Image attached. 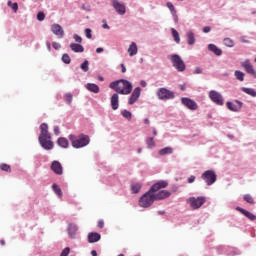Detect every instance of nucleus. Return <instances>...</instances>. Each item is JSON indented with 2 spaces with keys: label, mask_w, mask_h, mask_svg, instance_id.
<instances>
[{
  "label": "nucleus",
  "mask_w": 256,
  "mask_h": 256,
  "mask_svg": "<svg viewBox=\"0 0 256 256\" xmlns=\"http://www.w3.org/2000/svg\"><path fill=\"white\" fill-rule=\"evenodd\" d=\"M121 115L122 117H124V119H127V121H131V119L133 118V113H131V111L127 109L122 110Z\"/></svg>",
  "instance_id": "obj_38"
},
{
  "label": "nucleus",
  "mask_w": 256,
  "mask_h": 256,
  "mask_svg": "<svg viewBox=\"0 0 256 256\" xmlns=\"http://www.w3.org/2000/svg\"><path fill=\"white\" fill-rule=\"evenodd\" d=\"M70 49L73 53H83V51H85V47L79 43H71Z\"/></svg>",
  "instance_id": "obj_27"
},
{
  "label": "nucleus",
  "mask_w": 256,
  "mask_h": 256,
  "mask_svg": "<svg viewBox=\"0 0 256 256\" xmlns=\"http://www.w3.org/2000/svg\"><path fill=\"white\" fill-rule=\"evenodd\" d=\"M110 103L113 111H117L119 109V94L114 93L110 98Z\"/></svg>",
  "instance_id": "obj_24"
},
{
  "label": "nucleus",
  "mask_w": 256,
  "mask_h": 256,
  "mask_svg": "<svg viewBox=\"0 0 256 256\" xmlns=\"http://www.w3.org/2000/svg\"><path fill=\"white\" fill-rule=\"evenodd\" d=\"M92 30L90 28H86L85 29V36L87 37V39H91L93 37Z\"/></svg>",
  "instance_id": "obj_50"
},
{
  "label": "nucleus",
  "mask_w": 256,
  "mask_h": 256,
  "mask_svg": "<svg viewBox=\"0 0 256 256\" xmlns=\"http://www.w3.org/2000/svg\"><path fill=\"white\" fill-rule=\"evenodd\" d=\"M209 99L212 101V103H215V105H219L220 107L225 105V99L223 98V95L221 92H217V90H211L209 92Z\"/></svg>",
  "instance_id": "obj_6"
},
{
  "label": "nucleus",
  "mask_w": 256,
  "mask_h": 256,
  "mask_svg": "<svg viewBox=\"0 0 256 256\" xmlns=\"http://www.w3.org/2000/svg\"><path fill=\"white\" fill-rule=\"evenodd\" d=\"M155 203V196L154 192H152L150 189L145 192L139 199V205L143 207L144 209H147V207H151Z\"/></svg>",
  "instance_id": "obj_3"
},
{
  "label": "nucleus",
  "mask_w": 256,
  "mask_h": 256,
  "mask_svg": "<svg viewBox=\"0 0 256 256\" xmlns=\"http://www.w3.org/2000/svg\"><path fill=\"white\" fill-rule=\"evenodd\" d=\"M171 33L175 43H181V37L179 36V32L175 28H171Z\"/></svg>",
  "instance_id": "obj_36"
},
{
  "label": "nucleus",
  "mask_w": 256,
  "mask_h": 256,
  "mask_svg": "<svg viewBox=\"0 0 256 256\" xmlns=\"http://www.w3.org/2000/svg\"><path fill=\"white\" fill-rule=\"evenodd\" d=\"M50 169L55 173V175H63V165H61V162L58 160H54L51 163Z\"/></svg>",
  "instance_id": "obj_18"
},
{
  "label": "nucleus",
  "mask_w": 256,
  "mask_h": 256,
  "mask_svg": "<svg viewBox=\"0 0 256 256\" xmlns=\"http://www.w3.org/2000/svg\"><path fill=\"white\" fill-rule=\"evenodd\" d=\"M242 43H249V40H246L244 36L240 38Z\"/></svg>",
  "instance_id": "obj_61"
},
{
  "label": "nucleus",
  "mask_w": 256,
  "mask_h": 256,
  "mask_svg": "<svg viewBox=\"0 0 256 256\" xmlns=\"http://www.w3.org/2000/svg\"><path fill=\"white\" fill-rule=\"evenodd\" d=\"M218 253H221L222 255H227V256L241 255V251L239 249L229 247V246H220L218 248Z\"/></svg>",
  "instance_id": "obj_8"
},
{
  "label": "nucleus",
  "mask_w": 256,
  "mask_h": 256,
  "mask_svg": "<svg viewBox=\"0 0 256 256\" xmlns=\"http://www.w3.org/2000/svg\"><path fill=\"white\" fill-rule=\"evenodd\" d=\"M87 239L88 243H98V241H101V235L99 232H89Z\"/></svg>",
  "instance_id": "obj_23"
},
{
  "label": "nucleus",
  "mask_w": 256,
  "mask_h": 256,
  "mask_svg": "<svg viewBox=\"0 0 256 256\" xmlns=\"http://www.w3.org/2000/svg\"><path fill=\"white\" fill-rule=\"evenodd\" d=\"M64 99H65L67 105H71V104L73 103V94H71V93H66V94L64 95Z\"/></svg>",
  "instance_id": "obj_45"
},
{
  "label": "nucleus",
  "mask_w": 256,
  "mask_h": 256,
  "mask_svg": "<svg viewBox=\"0 0 256 256\" xmlns=\"http://www.w3.org/2000/svg\"><path fill=\"white\" fill-rule=\"evenodd\" d=\"M69 140L71 141L74 149H82V147H87V145L91 143V138L86 134H80L78 137L70 134Z\"/></svg>",
  "instance_id": "obj_2"
},
{
  "label": "nucleus",
  "mask_w": 256,
  "mask_h": 256,
  "mask_svg": "<svg viewBox=\"0 0 256 256\" xmlns=\"http://www.w3.org/2000/svg\"><path fill=\"white\" fill-rule=\"evenodd\" d=\"M103 227H105V221L99 220L98 223H97V228L98 229H103Z\"/></svg>",
  "instance_id": "obj_52"
},
{
  "label": "nucleus",
  "mask_w": 256,
  "mask_h": 256,
  "mask_svg": "<svg viewBox=\"0 0 256 256\" xmlns=\"http://www.w3.org/2000/svg\"><path fill=\"white\" fill-rule=\"evenodd\" d=\"M8 7L14 11V13H17L19 11V4L17 2L12 3L11 0L7 2Z\"/></svg>",
  "instance_id": "obj_39"
},
{
  "label": "nucleus",
  "mask_w": 256,
  "mask_h": 256,
  "mask_svg": "<svg viewBox=\"0 0 256 256\" xmlns=\"http://www.w3.org/2000/svg\"><path fill=\"white\" fill-rule=\"evenodd\" d=\"M69 253H71V248L66 247L62 250V252L60 253V256H69Z\"/></svg>",
  "instance_id": "obj_48"
},
{
  "label": "nucleus",
  "mask_w": 256,
  "mask_h": 256,
  "mask_svg": "<svg viewBox=\"0 0 256 256\" xmlns=\"http://www.w3.org/2000/svg\"><path fill=\"white\" fill-rule=\"evenodd\" d=\"M103 51H104L103 47H98L96 49V53H103Z\"/></svg>",
  "instance_id": "obj_60"
},
{
  "label": "nucleus",
  "mask_w": 256,
  "mask_h": 256,
  "mask_svg": "<svg viewBox=\"0 0 256 256\" xmlns=\"http://www.w3.org/2000/svg\"><path fill=\"white\" fill-rule=\"evenodd\" d=\"M158 153L161 156L171 155L173 153V148L168 146V147L160 149Z\"/></svg>",
  "instance_id": "obj_35"
},
{
  "label": "nucleus",
  "mask_w": 256,
  "mask_h": 256,
  "mask_svg": "<svg viewBox=\"0 0 256 256\" xmlns=\"http://www.w3.org/2000/svg\"><path fill=\"white\" fill-rule=\"evenodd\" d=\"M243 199L244 201H246V203H249L250 205H255V199H253V196H251V194H245Z\"/></svg>",
  "instance_id": "obj_40"
},
{
  "label": "nucleus",
  "mask_w": 256,
  "mask_h": 256,
  "mask_svg": "<svg viewBox=\"0 0 256 256\" xmlns=\"http://www.w3.org/2000/svg\"><path fill=\"white\" fill-rule=\"evenodd\" d=\"M235 103H237V105H235L231 101H227L226 107L227 109H229V111H233L234 113H239V111L243 109V103L241 102V100H235Z\"/></svg>",
  "instance_id": "obj_14"
},
{
  "label": "nucleus",
  "mask_w": 256,
  "mask_h": 256,
  "mask_svg": "<svg viewBox=\"0 0 256 256\" xmlns=\"http://www.w3.org/2000/svg\"><path fill=\"white\" fill-rule=\"evenodd\" d=\"M169 185V182L167 180H160L156 183H154L149 190L152 193H157V191L161 190V189H165L167 186Z\"/></svg>",
  "instance_id": "obj_15"
},
{
  "label": "nucleus",
  "mask_w": 256,
  "mask_h": 256,
  "mask_svg": "<svg viewBox=\"0 0 256 256\" xmlns=\"http://www.w3.org/2000/svg\"><path fill=\"white\" fill-rule=\"evenodd\" d=\"M234 77L237 79V81H245V73L241 70H235Z\"/></svg>",
  "instance_id": "obj_34"
},
{
  "label": "nucleus",
  "mask_w": 256,
  "mask_h": 256,
  "mask_svg": "<svg viewBox=\"0 0 256 256\" xmlns=\"http://www.w3.org/2000/svg\"><path fill=\"white\" fill-rule=\"evenodd\" d=\"M56 143L61 149H69V140L65 137H59Z\"/></svg>",
  "instance_id": "obj_26"
},
{
  "label": "nucleus",
  "mask_w": 256,
  "mask_h": 256,
  "mask_svg": "<svg viewBox=\"0 0 256 256\" xmlns=\"http://www.w3.org/2000/svg\"><path fill=\"white\" fill-rule=\"evenodd\" d=\"M157 213H158V215H165V211L164 210H159Z\"/></svg>",
  "instance_id": "obj_64"
},
{
  "label": "nucleus",
  "mask_w": 256,
  "mask_h": 256,
  "mask_svg": "<svg viewBox=\"0 0 256 256\" xmlns=\"http://www.w3.org/2000/svg\"><path fill=\"white\" fill-rule=\"evenodd\" d=\"M236 211H239L244 217L249 219V221H256V215L249 212L248 210L241 208L240 206L236 207Z\"/></svg>",
  "instance_id": "obj_21"
},
{
  "label": "nucleus",
  "mask_w": 256,
  "mask_h": 256,
  "mask_svg": "<svg viewBox=\"0 0 256 256\" xmlns=\"http://www.w3.org/2000/svg\"><path fill=\"white\" fill-rule=\"evenodd\" d=\"M123 88H120V95H129L133 91V84L127 79H119Z\"/></svg>",
  "instance_id": "obj_11"
},
{
  "label": "nucleus",
  "mask_w": 256,
  "mask_h": 256,
  "mask_svg": "<svg viewBox=\"0 0 256 256\" xmlns=\"http://www.w3.org/2000/svg\"><path fill=\"white\" fill-rule=\"evenodd\" d=\"M166 7L169 9V11L174 19V23H176V24L179 23V16H177V10H175V6L173 5V3L167 2Z\"/></svg>",
  "instance_id": "obj_22"
},
{
  "label": "nucleus",
  "mask_w": 256,
  "mask_h": 256,
  "mask_svg": "<svg viewBox=\"0 0 256 256\" xmlns=\"http://www.w3.org/2000/svg\"><path fill=\"white\" fill-rule=\"evenodd\" d=\"M143 187V185L139 182L136 183H132L130 185V191L134 194L137 195V193H139V191H141V188Z\"/></svg>",
  "instance_id": "obj_28"
},
{
  "label": "nucleus",
  "mask_w": 256,
  "mask_h": 256,
  "mask_svg": "<svg viewBox=\"0 0 256 256\" xmlns=\"http://www.w3.org/2000/svg\"><path fill=\"white\" fill-rule=\"evenodd\" d=\"M103 25H102V27H103V29H111V27L109 26V24H107V21L106 20H103Z\"/></svg>",
  "instance_id": "obj_56"
},
{
  "label": "nucleus",
  "mask_w": 256,
  "mask_h": 256,
  "mask_svg": "<svg viewBox=\"0 0 256 256\" xmlns=\"http://www.w3.org/2000/svg\"><path fill=\"white\" fill-rule=\"evenodd\" d=\"M73 39L75 40L76 43H83V38L79 36L78 34H73Z\"/></svg>",
  "instance_id": "obj_49"
},
{
  "label": "nucleus",
  "mask_w": 256,
  "mask_h": 256,
  "mask_svg": "<svg viewBox=\"0 0 256 256\" xmlns=\"http://www.w3.org/2000/svg\"><path fill=\"white\" fill-rule=\"evenodd\" d=\"M203 33H210L211 32V28L209 26H205L202 28Z\"/></svg>",
  "instance_id": "obj_55"
},
{
  "label": "nucleus",
  "mask_w": 256,
  "mask_h": 256,
  "mask_svg": "<svg viewBox=\"0 0 256 256\" xmlns=\"http://www.w3.org/2000/svg\"><path fill=\"white\" fill-rule=\"evenodd\" d=\"M146 145L148 149H153L155 147V140H153V137L146 138Z\"/></svg>",
  "instance_id": "obj_41"
},
{
  "label": "nucleus",
  "mask_w": 256,
  "mask_h": 256,
  "mask_svg": "<svg viewBox=\"0 0 256 256\" xmlns=\"http://www.w3.org/2000/svg\"><path fill=\"white\" fill-rule=\"evenodd\" d=\"M61 134V130L59 126H54V135L58 136Z\"/></svg>",
  "instance_id": "obj_54"
},
{
  "label": "nucleus",
  "mask_w": 256,
  "mask_h": 256,
  "mask_svg": "<svg viewBox=\"0 0 256 256\" xmlns=\"http://www.w3.org/2000/svg\"><path fill=\"white\" fill-rule=\"evenodd\" d=\"M51 32L58 37V39H63L65 37V31L63 27L59 24H52L51 25Z\"/></svg>",
  "instance_id": "obj_16"
},
{
  "label": "nucleus",
  "mask_w": 256,
  "mask_h": 256,
  "mask_svg": "<svg viewBox=\"0 0 256 256\" xmlns=\"http://www.w3.org/2000/svg\"><path fill=\"white\" fill-rule=\"evenodd\" d=\"M86 89L88 91H90L91 93H99V91H100L99 85H97L95 83H87Z\"/></svg>",
  "instance_id": "obj_29"
},
{
  "label": "nucleus",
  "mask_w": 256,
  "mask_h": 256,
  "mask_svg": "<svg viewBox=\"0 0 256 256\" xmlns=\"http://www.w3.org/2000/svg\"><path fill=\"white\" fill-rule=\"evenodd\" d=\"M80 69L84 73H87V71H89V60H84L83 63L80 65Z\"/></svg>",
  "instance_id": "obj_42"
},
{
  "label": "nucleus",
  "mask_w": 256,
  "mask_h": 256,
  "mask_svg": "<svg viewBox=\"0 0 256 256\" xmlns=\"http://www.w3.org/2000/svg\"><path fill=\"white\" fill-rule=\"evenodd\" d=\"M62 63H64L65 65H69L71 63V56H69V54L65 53L62 55Z\"/></svg>",
  "instance_id": "obj_44"
},
{
  "label": "nucleus",
  "mask_w": 256,
  "mask_h": 256,
  "mask_svg": "<svg viewBox=\"0 0 256 256\" xmlns=\"http://www.w3.org/2000/svg\"><path fill=\"white\" fill-rule=\"evenodd\" d=\"M186 89H187V86H185V84L180 85V90L181 91H185Z\"/></svg>",
  "instance_id": "obj_62"
},
{
  "label": "nucleus",
  "mask_w": 256,
  "mask_h": 256,
  "mask_svg": "<svg viewBox=\"0 0 256 256\" xmlns=\"http://www.w3.org/2000/svg\"><path fill=\"white\" fill-rule=\"evenodd\" d=\"M223 43L226 47H235V42L231 38H224Z\"/></svg>",
  "instance_id": "obj_43"
},
{
  "label": "nucleus",
  "mask_w": 256,
  "mask_h": 256,
  "mask_svg": "<svg viewBox=\"0 0 256 256\" xmlns=\"http://www.w3.org/2000/svg\"><path fill=\"white\" fill-rule=\"evenodd\" d=\"M156 95L160 101H169L171 99H175V92L165 87L159 88Z\"/></svg>",
  "instance_id": "obj_4"
},
{
  "label": "nucleus",
  "mask_w": 256,
  "mask_h": 256,
  "mask_svg": "<svg viewBox=\"0 0 256 256\" xmlns=\"http://www.w3.org/2000/svg\"><path fill=\"white\" fill-rule=\"evenodd\" d=\"M186 37H187V43L188 45H193L195 43V33H193V31H188L186 33Z\"/></svg>",
  "instance_id": "obj_31"
},
{
  "label": "nucleus",
  "mask_w": 256,
  "mask_h": 256,
  "mask_svg": "<svg viewBox=\"0 0 256 256\" xmlns=\"http://www.w3.org/2000/svg\"><path fill=\"white\" fill-rule=\"evenodd\" d=\"M119 83H121V81L115 80L109 84V87L110 89H113V91H116V93L121 94V87H119Z\"/></svg>",
  "instance_id": "obj_30"
},
{
  "label": "nucleus",
  "mask_w": 256,
  "mask_h": 256,
  "mask_svg": "<svg viewBox=\"0 0 256 256\" xmlns=\"http://www.w3.org/2000/svg\"><path fill=\"white\" fill-rule=\"evenodd\" d=\"M201 179L204 180L206 185L211 186L217 181V173H215V170H206L201 175Z\"/></svg>",
  "instance_id": "obj_5"
},
{
  "label": "nucleus",
  "mask_w": 256,
  "mask_h": 256,
  "mask_svg": "<svg viewBox=\"0 0 256 256\" xmlns=\"http://www.w3.org/2000/svg\"><path fill=\"white\" fill-rule=\"evenodd\" d=\"M203 73V69L201 67H196L194 70V75H201Z\"/></svg>",
  "instance_id": "obj_53"
},
{
  "label": "nucleus",
  "mask_w": 256,
  "mask_h": 256,
  "mask_svg": "<svg viewBox=\"0 0 256 256\" xmlns=\"http://www.w3.org/2000/svg\"><path fill=\"white\" fill-rule=\"evenodd\" d=\"M78 231H79V226H77V224H75V223L68 224L67 233H68V237L70 239H75V237H77Z\"/></svg>",
  "instance_id": "obj_17"
},
{
  "label": "nucleus",
  "mask_w": 256,
  "mask_h": 256,
  "mask_svg": "<svg viewBox=\"0 0 256 256\" xmlns=\"http://www.w3.org/2000/svg\"><path fill=\"white\" fill-rule=\"evenodd\" d=\"M181 103L184 105V107H187V109H190V111H197L199 109V105H197V102L195 100L188 98V97H182Z\"/></svg>",
  "instance_id": "obj_10"
},
{
  "label": "nucleus",
  "mask_w": 256,
  "mask_h": 256,
  "mask_svg": "<svg viewBox=\"0 0 256 256\" xmlns=\"http://www.w3.org/2000/svg\"><path fill=\"white\" fill-rule=\"evenodd\" d=\"M128 53L130 55V57H133L135 55H137V43L132 42L128 48Z\"/></svg>",
  "instance_id": "obj_32"
},
{
  "label": "nucleus",
  "mask_w": 256,
  "mask_h": 256,
  "mask_svg": "<svg viewBox=\"0 0 256 256\" xmlns=\"http://www.w3.org/2000/svg\"><path fill=\"white\" fill-rule=\"evenodd\" d=\"M141 87H147V82L145 80L140 81Z\"/></svg>",
  "instance_id": "obj_59"
},
{
  "label": "nucleus",
  "mask_w": 256,
  "mask_h": 256,
  "mask_svg": "<svg viewBox=\"0 0 256 256\" xmlns=\"http://www.w3.org/2000/svg\"><path fill=\"white\" fill-rule=\"evenodd\" d=\"M52 190L55 195H58L60 198L63 197V191L61 190V187H59V185L56 183L52 184Z\"/></svg>",
  "instance_id": "obj_37"
},
{
  "label": "nucleus",
  "mask_w": 256,
  "mask_h": 256,
  "mask_svg": "<svg viewBox=\"0 0 256 256\" xmlns=\"http://www.w3.org/2000/svg\"><path fill=\"white\" fill-rule=\"evenodd\" d=\"M111 5L118 15H125V13H127L124 3H121L118 0H111Z\"/></svg>",
  "instance_id": "obj_12"
},
{
  "label": "nucleus",
  "mask_w": 256,
  "mask_h": 256,
  "mask_svg": "<svg viewBox=\"0 0 256 256\" xmlns=\"http://www.w3.org/2000/svg\"><path fill=\"white\" fill-rule=\"evenodd\" d=\"M121 72L127 73V68L125 67V64H121Z\"/></svg>",
  "instance_id": "obj_58"
},
{
  "label": "nucleus",
  "mask_w": 256,
  "mask_h": 256,
  "mask_svg": "<svg viewBox=\"0 0 256 256\" xmlns=\"http://www.w3.org/2000/svg\"><path fill=\"white\" fill-rule=\"evenodd\" d=\"M36 17L38 21H45V12L43 11L38 12Z\"/></svg>",
  "instance_id": "obj_47"
},
{
  "label": "nucleus",
  "mask_w": 256,
  "mask_h": 256,
  "mask_svg": "<svg viewBox=\"0 0 256 256\" xmlns=\"http://www.w3.org/2000/svg\"><path fill=\"white\" fill-rule=\"evenodd\" d=\"M241 91H243V93H246V95H250V97H256L255 88L242 87Z\"/></svg>",
  "instance_id": "obj_33"
},
{
  "label": "nucleus",
  "mask_w": 256,
  "mask_h": 256,
  "mask_svg": "<svg viewBox=\"0 0 256 256\" xmlns=\"http://www.w3.org/2000/svg\"><path fill=\"white\" fill-rule=\"evenodd\" d=\"M141 97V87H136L132 91V94L130 95L128 99V105H135L137 101H139V98Z\"/></svg>",
  "instance_id": "obj_13"
},
{
  "label": "nucleus",
  "mask_w": 256,
  "mask_h": 256,
  "mask_svg": "<svg viewBox=\"0 0 256 256\" xmlns=\"http://www.w3.org/2000/svg\"><path fill=\"white\" fill-rule=\"evenodd\" d=\"M208 51H211V53H214L216 57H221L223 55V50H221V48L217 47V45L215 44H209Z\"/></svg>",
  "instance_id": "obj_25"
},
{
  "label": "nucleus",
  "mask_w": 256,
  "mask_h": 256,
  "mask_svg": "<svg viewBox=\"0 0 256 256\" xmlns=\"http://www.w3.org/2000/svg\"><path fill=\"white\" fill-rule=\"evenodd\" d=\"M52 47L53 49H55L56 51H59V49H61V44L59 42H53L52 43Z\"/></svg>",
  "instance_id": "obj_51"
},
{
  "label": "nucleus",
  "mask_w": 256,
  "mask_h": 256,
  "mask_svg": "<svg viewBox=\"0 0 256 256\" xmlns=\"http://www.w3.org/2000/svg\"><path fill=\"white\" fill-rule=\"evenodd\" d=\"M241 66L249 75H256L255 68H253V64H251V61L249 59H246L244 62H242Z\"/></svg>",
  "instance_id": "obj_20"
},
{
  "label": "nucleus",
  "mask_w": 256,
  "mask_h": 256,
  "mask_svg": "<svg viewBox=\"0 0 256 256\" xmlns=\"http://www.w3.org/2000/svg\"><path fill=\"white\" fill-rule=\"evenodd\" d=\"M171 61H172L173 67H175L177 71H179L180 73H183V71H185L186 69L185 62L183 61L181 56H179L178 54H173L171 56Z\"/></svg>",
  "instance_id": "obj_7"
},
{
  "label": "nucleus",
  "mask_w": 256,
  "mask_h": 256,
  "mask_svg": "<svg viewBox=\"0 0 256 256\" xmlns=\"http://www.w3.org/2000/svg\"><path fill=\"white\" fill-rule=\"evenodd\" d=\"M171 197V191L169 190H161L158 193L154 192L155 201H163V199H169Z\"/></svg>",
  "instance_id": "obj_19"
},
{
  "label": "nucleus",
  "mask_w": 256,
  "mask_h": 256,
  "mask_svg": "<svg viewBox=\"0 0 256 256\" xmlns=\"http://www.w3.org/2000/svg\"><path fill=\"white\" fill-rule=\"evenodd\" d=\"M1 171H6V173H11V166L5 163L0 164Z\"/></svg>",
  "instance_id": "obj_46"
},
{
  "label": "nucleus",
  "mask_w": 256,
  "mask_h": 256,
  "mask_svg": "<svg viewBox=\"0 0 256 256\" xmlns=\"http://www.w3.org/2000/svg\"><path fill=\"white\" fill-rule=\"evenodd\" d=\"M206 201H207V198H205V196H198L197 198L195 197L189 198V203L192 209H200L202 205H205Z\"/></svg>",
  "instance_id": "obj_9"
},
{
  "label": "nucleus",
  "mask_w": 256,
  "mask_h": 256,
  "mask_svg": "<svg viewBox=\"0 0 256 256\" xmlns=\"http://www.w3.org/2000/svg\"><path fill=\"white\" fill-rule=\"evenodd\" d=\"M90 253H91V256H97V250H92Z\"/></svg>",
  "instance_id": "obj_63"
},
{
  "label": "nucleus",
  "mask_w": 256,
  "mask_h": 256,
  "mask_svg": "<svg viewBox=\"0 0 256 256\" xmlns=\"http://www.w3.org/2000/svg\"><path fill=\"white\" fill-rule=\"evenodd\" d=\"M38 142L45 151H53V147H55V143L51 140V133H49V125L47 123L40 125Z\"/></svg>",
  "instance_id": "obj_1"
},
{
  "label": "nucleus",
  "mask_w": 256,
  "mask_h": 256,
  "mask_svg": "<svg viewBox=\"0 0 256 256\" xmlns=\"http://www.w3.org/2000/svg\"><path fill=\"white\" fill-rule=\"evenodd\" d=\"M188 183H195V176H194V175H191V176L188 178Z\"/></svg>",
  "instance_id": "obj_57"
}]
</instances>
